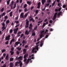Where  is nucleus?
<instances>
[{
	"instance_id": "1",
	"label": "nucleus",
	"mask_w": 67,
	"mask_h": 67,
	"mask_svg": "<svg viewBox=\"0 0 67 67\" xmlns=\"http://www.w3.org/2000/svg\"><path fill=\"white\" fill-rule=\"evenodd\" d=\"M32 25H30L29 27V29L30 30L28 32V31L27 30H26L25 31V34L26 35H28L29 34V32H31L32 30Z\"/></svg>"
},
{
	"instance_id": "2",
	"label": "nucleus",
	"mask_w": 67,
	"mask_h": 67,
	"mask_svg": "<svg viewBox=\"0 0 67 67\" xmlns=\"http://www.w3.org/2000/svg\"><path fill=\"white\" fill-rule=\"evenodd\" d=\"M39 45H36L35 47V48H34L32 50V53H34V51L35 50H37V51H38V46H39Z\"/></svg>"
},
{
	"instance_id": "3",
	"label": "nucleus",
	"mask_w": 67,
	"mask_h": 67,
	"mask_svg": "<svg viewBox=\"0 0 67 67\" xmlns=\"http://www.w3.org/2000/svg\"><path fill=\"white\" fill-rule=\"evenodd\" d=\"M44 30H42L40 31V38H42L43 35L44 33Z\"/></svg>"
},
{
	"instance_id": "4",
	"label": "nucleus",
	"mask_w": 67,
	"mask_h": 67,
	"mask_svg": "<svg viewBox=\"0 0 67 67\" xmlns=\"http://www.w3.org/2000/svg\"><path fill=\"white\" fill-rule=\"evenodd\" d=\"M10 36L9 35L8 36H6L5 39L6 41H9L10 40Z\"/></svg>"
},
{
	"instance_id": "5",
	"label": "nucleus",
	"mask_w": 67,
	"mask_h": 67,
	"mask_svg": "<svg viewBox=\"0 0 67 67\" xmlns=\"http://www.w3.org/2000/svg\"><path fill=\"white\" fill-rule=\"evenodd\" d=\"M18 28H17L15 29H14L13 30L14 31V33L15 34H16V33H17V31H18Z\"/></svg>"
},
{
	"instance_id": "6",
	"label": "nucleus",
	"mask_w": 67,
	"mask_h": 67,
	"mask_svg": "<svg viewBox=\"0 0 67 67\" xmlns=\"http://www.w3.org/2000/svg\"><path fill=\"white\" fill-rule=\"evenodd\" d=\"M32 16L31 15L29 16V21H32L34 22L35 20L33 19L32 18Z\"/></svg>"
},
{
	"instance_id": "7",
	"label": "nucleus",
	"mask_w": 67,
	"mask_h": 67,
	"mask_svg": "<svg viewBox=\"0 0 67 67\" xmlns=\"http://www.w3.org/2000/svg\"><path fill=\"white\" fill-rule=\"evenodd\" d=\"M21 62V61H19V62H16L15 63V66H18V64H19Z\"/></svg>"
},
{
	"instance_id": "8",
	"label": "nucleus",
	"mask_w": 67,
	"mask_h": 67,
	"mask_svg": "<svg viewBox=\"0 0 67 67\" xmlns=\"http://www.w3.org/2000/svg\"><path fill=\"white\" fill-rule=\"evenodd\" d=\"M57 14V13H55L54 15V17H53V20H54L55 19V18H56V17L57 16L56 15Z\"/></svg>"
},
{
	"instance_id": "9",
	"label": "nucleus",
	"mask_w": 67,
	"mask_h": 67,
	"mask_svg": "<svg viewBox=\"0 0 67 67\" xmlns=\"http://www.w3.org/2000/svg\"><path fill=\"white\" fill-rule=\"evenodd\" d=\"M24 13H21L20 15V18H24Z\"/></svg>"
},
{
	"instance_id": "10",
	"label": "nucleus",
	"mask_w": 67,
	"mask_h": 67,
	"mask_svg": "<svg viewBox=\"0 0 67 67\" xmlns=\"http://www.w3.org/2000/svg\"><path fill=\"white\" fill-rule=\"evenodd\" d=\"M28 53L26 54L24 56V58L25 59L26 57H27L28 56Z\"/></svg>"
},
{
	"instance_id": "11",
	"label": "nucleus",
	"mask_w": 67,
	"mask_h": 67,
	"mask_svg": "<svg viewBox=\"0 0 67 67\" xmlns=\"http://www.w3.org/2000/svg\"><path fill=\"white\" fill-rule=\"evenodd\" d=\"M10 67H13L14 64L13 63L11 62L10 63Z\"/></svg>"
},
{
	"instance_id": "12",
	"label": "nucleus",
	"mask_w": 67,
	"mask_h": 67,
	"mask_svg": "<svg viewBox=\"0 0 67 67\" xmlns=\"http://www.w3.org/2000/svg\"><path fill=\"white\" fill-rule=\"evenodd\" d=\"M20 43V42H15V44L16 45L18 46L19 44Z\"/></svg>"
},
{
	"instance_id": "13",
	"label": "nucleus",
	"mask_w": 67,
	"mask_h": 67,
	"mask_svg": "<svg viewBox=\"0 0 67 67\" xmlns=\"http://www.w3.org/2000/svg\"><path fill=\"white\" fill-rule=\"evenodd\" d=\"M31 59H28L27 61L25 63L26 64H28V63L29 62V61H31Z\"/></svg>"
},
{
	"instance_id": "14",
	"label": "nucleus",
	"mask_w": 67,
	"mask_h": 67,
	"mask_svg": "<svg viewBox=\"0 0 67 67\" xmlns=\"http://www.w3.org/2000/svg\"><path fill=\"white\" fill-rule=\"evenodd\" d=\"M8 57H9V54L8 53L7 54V55L6 57V58H5V59H6V60H8Z\"/></svg>"
},
{
	"instance_id": "15",
	"label": "nucleus",
	"mask_w": 67,
	"mask_h": 67,
	"mask_svg": "<svg viewBox=\"0 0 67 67\" xmlns=\"http://www.w3.org/2000/svg\"><path fill=\"white\" fill-rule=\"evenodd\" d=\"M22 56H20L18 58V59L20 60H21L22 59Z\"/></svg>"
},
{
	"instance_id": "16",
	"label": "nucleus",
	"mask_w": 67,
	"mask_h": 67,
	"mask_svg": "<svg viewBox=\"0 0 67 67\" xmlns=\"http://www.w3.org/2000/svg\"><path fill=\"white\" fill-rule=\"evenodd\" d=\"M41 3L39 2L38 4V7L37 8H39L40 7V5L41 4Z\"/></svg>"
},
{
	"instance_id": "17",
	"label": "nucleus",
	"mask_w": 67,
	"mask_h": 67,
	"mask_svg": "<svg viewBox=\"0 0 67 67\" xmlns=\"http://www.w3.org/2000/svg\"><path fill=\"white\" fill-rule=\"evenodd\" d=\"M46 0H42L41 2L42 4H44V3L46 2Z\"/></svg>"
},
{
	"instance_id": "18",
	"label": "nucleus",
	"mask_w": 67,
	"mask_h": 67,
	"mask_svg": "<svg viewBox=\"0 0 67 67\" xmlns=\"http://www.w3.org/2000/svg\"><path fill=\"white\" fill-rule=\"evenodd\" d=\"M26 24L28 25H29V21L27 19H26Z\"/></svg>"
},
{
	"instance_id": "19",
	"label": "nucleus",
	"mask_w": 67,
	"mask_h": 67,
	"mask_svg": "<svg viewBox=\"0 0 67 67\" xmlns=\"http://www.w3.org/2000/svg\"><path fill=\"white\" fill-rule=\"evenodd\" d=\"M23 54H25L26 53V50L25 49H24L23 50Z\"/></svg>"
},
{
	"instance_id": "20",
	"label": "nucleus",
	"mask_w": 67,
	"mask_h": 67,
	"mask_svg": "<svg viewBox=\"0 0 67 67\" xmlns=\"http://www.w3.org/2000/svg\"><path fill=\"white\" fill-rule=\"evenodd\" d=\"M19 64L20 67H22V65H23V63L21 61V62Z\"/></svg>"
},
{
	"instance_id": "21",
	"label": "nucleus",
	"mask_w": 67,
	"mask_h": 67,
	"mask_svg": "<svg viewBox=\"0 0 67 67\" xmlns=\"http://www.w3.org/2000/svg\"><path fill=\"white\" fill-rule=\"evenodd\" d=\"M26 43V42L24 40H23L22 41V44H25Z\"/></svg>"
},
{
	"instance_id": "22",
	"label": "nucleus",
	"mask_w": 67,
	"mask_h": 67,
	"mask_svg": "<svg viewBox=\"0 0 67 67\" xmlns=\"http://www.w3.org/2000/svg\"><path fill=\"white\" fill-rule=\"evenodd\" d=\"M13 3H14V2L13 1H12L11 2V4L9 5V6L10 7L11 6H12V5H13Z\"/></svg>"
},
{
	"instance_id": "23",
	"label": "nucleus",
	"mask_w": 67,
	"mask_h": 67,
	"mask_svg": "<svg viewBox=\"0 0 67 67\" xmlns=\"http://www.w3.org/2000/svg\"><path fill=\"white\" fill-rule=\"evenodd\" d=\"M7 4L9 5V3L10 1V0H7Z\"/></svg>"
},
{
	"instance_id": "24",
	"label": "nucleus",
	"mask_w": 67,
	"mask_h": 67,
	"mask_svg": "<svg viewBox=\"0 0 67 67\" xmlns=\"http://www.w3.org/2000/svg\"><path fill=\"white\" fill-rule=\"evenodd\" d=\"M10 53H11V55H13L14 53V52L12 51H10Z\"/></svg>"
},
{
	"instance_id": "25",
	"label": "nucleus",
	"mask_w": 67,
	"mask_h": 67,
	"mask_svg": "<svg viewBox=\"0 0 67 67\" xmlns=\"http://www.w3.org/2000/svg\"><path fill=\"white\" fill-rule=\"evenodd\" d=\"M5 51V49H2V50L1 52L2 53H3Z\"/></svg>"
},
{
	"instance_id": "26",
	"label": "nucleus",
	"mask_w": 67,
	"mask_h": 67,
	"mask_svg": "<svg viewBox=\"0 0 67 67\" xmlns=\"http://www.w3.org/2000/svg\"><path fill=\"white\" fill-rule=\"evenodd\" d=\"M27 4H29V5H30L31 3V2H30V1H27Z\"/></svg>"
},
{
	"instance_id": "27",
	"label": "nucleus",
	"mask_w": 67,
	"mask_h": 67,
	"mask_svg": "<svg viewBox=\"0 0 67 67\" xmlns=\"http://www.w3.org/2000/svg\"><path fill=\"white\" fill-rule=\"evenodd\" d=\"M13 60H14L13 58H10V62H12V61H13Z\"/></svg>"
},
{
	"instance_id": "28",
	"label": "nucleus",
	"mask_w": 67,
	"mask_h": 67,
	"mask_svg": "<svg viewBox=\"0 0 67 67\" xmlns=\"http://www.w3.org/2000/svg\"><path fill=\"white\" fill-rule=\"evenodd\" d=\"M48 24V22H47L46 23H43V25H47V24Z\"/></svg>"
},
{
	"instance_id": "29",
	"label": "nucleus",
	"mask_w": 67,
	"mask_h": 67,
	"mask_svg": "<svg viewBox=\"0 0 67 67\" xmlns=\"http://www.w3.org/2000/svg\"><path fill=\"white\" fill-rule=\"evenodd\" d=\"M13 32V30L10 29V30L9 32L10 33H11V34Z\"/></svg>"
},
{
	"instance_id": "30",
	"label": "nucleus",
	"mask_w": 67,
	"mask_h": 67,
	"mask_svg": "<svg viewBox=\"0 0 67 67\" xmlns=\"http://www.w3.org/2000/svg\"><path fill=\"white\" fill-rule=\"evenodd\" d=\"M17 49H18V51H20L21 49V48L17 47Z\"/></svg>"
},
{
	"instance_id": "31",
	"label": "nucleus",
	"mask_w": 67,
	"mask_h": 67,
	"mask_svg": "<svg viewBox=\"0 0 67 67\" xmlns=\"http://www.w3.org/2000/svg\"><path fill=\"white\" fill-rule=\"evenodd\" d=\"M12 12H11L10 13V16H12Z\"/></svg>"
},
{
	"instance_id": "32",
	"label": "nucleus",
	"mask_w": 67,
	"mask_h": 67,
	"mask_svg": "<svg viewBox=\"0 0 67 67\" xmlns=\"http://www.w3.org/2000/svg\"><path fill=\"white\" fill-rule=\"evenodd\" d=\"M32 36H35V32H33L32 34Z\"/></svg>"
},
{
	"instance_id": "33",
	"label": "nucleus",
	"mask_w": 67,
	"mask_h": 67,
	"mask_svg": "<svg viewBox=\"0 0 67 67\" xmlns=\"http://www.w3.org/2000/svg\"><path fill=\"white\" fill-rule=\"evenodd\" d=\"M6 29V27H5V26L4 25L2 28V29Z\"/></svg>"
},
{
	"instance_id": "34",
	"label": "nucleus",
	"mask_w": 67,
	"mask_h": 67,
	"mask_svg": "<svg viewBox=\"0 0 67 67\" xmlns=\"http://www.w3.org/2000/svg\"><path fill=\"white\" fill-rule=\"evenodd\" d=\"M9 20H8L6 21V23L7 24L8 23H9Z\"/></svg>"
},
{
	"instance_id": "35",
	"label": "nucleus",
	"mask_w": 67,
	"mask_h": 67,
	"mask_svg": "<svg viewBox=\"0 0 67 67\" xmlns=\"http://www.w3.org/2000/svg\"><path fill=\"white\" fill-rule=\"evenodd\" d=\"M20 51L19 52L18 51H17L16 52V53L18 55H19V54Z\"/></svg>"
},
{
	"instance_id": "36",
	"label": "nucleus",
	"mask_w": 67,
	"mask_h": 67,
	"mask_svg": "<svg viewBox=\"0 0 67 67\" xmlns=\"http://www.w3.org/2000/svg\"><path fill=\"white\" fill-rule=\"evenodd\" d=\"M14 48L13 47L11 49V51H12L13 52V50H14Z\"/></svg>"
},
{
	"instance_id": "37",
	"label": "nucleus",
	"mask_w": 67,
	"mask_h": 67,
	"mask_svg": "<svg viewBox=\"0 0 67 67\" xmlns=\"http://www.w3.org/2000/svg\"><path fill=\"white\" fill-rule=\"evenodd\" d=\"M5 15V13L4 12L3 13L1 14V16H3Z\"/></svg>"
},
{
	"instance_id": "38",
	"label": "nucleus",
	"mask_w": 67,
	"mask_h": 67,
	"mask_svg": "<svg viewBox=\"0 0 67 67\" xmlns=\"http://www.w3.org/2000/svg\"><path fill=\"white\" fill-rule=\"evenodd\" d=\"M48 1H47V3H50L51 2V0H47Z\"/></svg>"
},
{
	"instance_id": "39",
	"label": "nucleus",
	"mask_w": 67,
	"mask_h": 67,
	"mask_svg": "<svg viewBox=\"0 0 67 67\" xmlns=\"http://www.w3.org/2000/svg\"><path fill=\"white\" fill-rule=\"evenodd\" d=\"M28 13H26L24 15L25 18H26V17L27 16Z\"/></svg>"
},
{
	"instance_id": "40",
	"label": "nucleus",
	"mask_w": 67,
	"mask_h": 67,
	"mask_svg": "<svg viewBox=\"0 0 67 67\" xmlns=\"http://www.w3.org/2000/svg\"><path fill=\"white\" fill-rule=\"evenodd\" d=\"M4 8H3L1 10V12H3V11H4Z\"/></svg>"
},
{
	"instance_id": "41",
	"label": "nucleus",
	"mask_w": 67,
	"mask_h": 67,
	"mask_svg": "<svg viewBox=\"0 0 67 67\" xmlns=\"http://www.w3.org/2000/svg\"><path fill=\"white\" fill-rule=\"evenodd\" d=\"M62 4L61 3H58V6L60 7V6H62L61 5Z\"/></svg>"
},
{
	"instance_id": "42",
	"label": "nucleus",
	"mask_w": 67,
	"mask_h": 67,
	"mask_svg": "<svg viewBox=\"0 0 67 67\" xmlns=\"http://www.w3.org/2000/svg\"><path fill=\"white\" fill-rule=\"evenodd\" d=\"M27 6V5L26 4H25L24 6V8L25 7H26Z\"/></svg>"
},
{
	"instance_id": "43",
	"label": "nucleus",
	"mask_w": 67,
	"mask_h": 67,
	"mask_svg": "<svg viewBox=\"0 0 67 67\" xmlns=\"http://www.w3.org/2000/svg\"><path fill=\"white\" fill-rule=\"evenodd\" d=\"M8 42H9L8 41H7L6 42H5V44L7 45V44H8Z\"/></svg>"
},
{
	"instance_id": "44",
	"label": "nucleus",
	"mask_w": 67,
	"mask_h": 67,
	"mask_svg": "<svg viewBox=\"0 0 67 67\" xmlns=\"http://www.w3.org/2000/svg\"><path fill=\"white\" fill-rule=\"evenodd\" d=\"M43 43H42L41 42V44H40V46L41 47H42V46H43Z\"/></svg>"
},
{
	"instance_id": "45",
	"label": "nucleus",
	"mask_w": 67,
	"mask_h": 67,
	"mask_svg": "<svg viewBox=\"0 0 67 67\" xmlns=\"http://www.w3.org/2000/svg\"><path fill=\"white\" fill-rule=\"evenodd\" d=\"M48 30L47 29L46 30V31H45V34H46L47 32H48Z\"/></svg>"
},
{
	"instance_id": "46",
	"label": "nucleus",
	"mask_w": 67,
	"mask_h": 67,
	"mask_svg": "<svg viewBox=\"0 0 67 67\" xmlns=\"http://www.w3.org/2000/svg\"><path fill=\"white\" fill-rule=\"evenodd\" d=\"M22 33V32L20 31L17 34V35H19Z\"/></svg>"
},
{
	"instance_id": "47",
	"label": "nucleus",
	"mask_w": 67,
	"mask_h": 67,
	"mask_svg": "<svg viewBox=\"0 0 67 67\" xmlns=\"http://www.w3.org/2000/svg\"><path fill=\"white\" fill-rule=\"evenodd\" d=\"M48 37V35H46L45 37V39L47 38Z\"/></svg>"
},
{
	"instance_id": "48",
	"label": "nucleus",
	"mask_w": 67,
	"mask_h": 67,
	"mask_svg": "<svg viewBox=\"0 0 67 67\" xmlns=\"http://www.w3.org/2000/svg\"><path fill=\"white\" fill-rule=\"evenodd\" d=\"M37 28V26H36L34 29V30H36Z\"/></svg>"
},
{
	"instance_id": "49",
	"label": "nucleus",
	"mask_w": 67,
	"mask_h": 67,
	"mask_svg": "<svg viewBox=\"0 0 67 67\" xmlns=\"http://www.w3.org/2000/svg\"><path fill=\"white\" fill-rule=\"evenodd\" d=\"M62 12H60L58 14V15H60V14H62Z\"/></svg>"
},
{
	"instance_id": "50",
	"label": "nucleus",
	"mask_w": 67,
	"mask_h": 67,
	"mask_svg": "<svg viewBox=\"0 0 67 67\" xmlns=\"http://www.w3.org/2000/svg\"><path fill=\"white\" fill-rule=\"evenodd\" d=\"M23 35H24V34H21V36L20 37V38H22L23 37Z\"/></svg>"
},
{
	"instance_id": "51",
	"label": "nucleus",
	"mask_w": 67,
	"mask_h": 67,
	"mask_svg": "<svg viewBox=\"0 0 67 67\" xmlns=\"http://www.w3.org/2000/svg\"><path fill=\"white\" fill-rule=\"evenodd\" d=\"M49 30L51 32H52V31H53V30L51 28L49 29Z\"/></svg>"
},
{
	"instance_id": "52",
	"label": "nucleus",
	"mask_w": 67,
	"mask_h": 67,
	"mask_svg": "<svg viewBox=\"0 0 67 67\" xmlns=\"http://www.w3.org/2000/svg\"><path fill=\"white\" fill-rule=\"evenodd\" d=\"M36 13L37 14L38 12V10H37L35 11Z\"/></svg>"
},
{
	"instance_id": "53",
	"label": "nucleus",
	"mask_w": 67,
	"mask_h": 67,
	"mask_svg": "<svg viewBox=\"0 0 67 67\" xmlns=\"http://www.w3.org/2000/svg\"><path fill=\"white\" fill-rule=\"evenodd\" d=\"M56 1V0L55 1V2H54L52 4V5L53 6L54 5V4L55 3V1Z\"/></svg>"
},
{
	"instance_id": "54",
	"label": "nucleus",
	"mask_w": 67,
	"mask_h": 67,
	"mask_svg": "<svg viewBox=\"0 0 67 67\" xmlns=\"http://www.w3.org/2000/svg\"><path fill=\"white\" fill-rule=\"evenodd\" d=\"M28 10L26 8H25L24 9V11L26 12V11H27Z\"/></svg>"
},
{
	"instance_id": "55",
	"label": "nucleus",
	"mask_w": 67,
	"mask_h": 67,
	"mask_svg": "<svg viewBox=\"0 0 67 67\" xmlns=\"http://www.w3.org/2000/svg\"><path fill=\"white\" fill-rule=\"evenodd\" d=\"M18 22H19L18 21H15V23H18Z\"/></svg>"
},
{
	"instance_id": "56",
	"label": "nucleus",
	"mask_w": 67,
	"mask_h": 67,
	"mask_svg": "<svg viewBox=\"0 0 67 67\" xmlns=\"http://www.w3.org/2000/svg\"><path fill=\"white\" fill-rule=\"evenodd\" d=\"M46 5H45V7L44 8V9H42V10L44 11V10L45 9V8H46Z\"/></svg>"
},
{
	"instance_id": "57",
	"label": "nucleus",
	"mask_w": 67,
	"mask_h": 67,
	"mask_svg": "<svg viewBox=\"0 0 67 67\" xmlns=\"http://www.w3.org/2000/svg\"><path fill=\"white\" fill-rule=\"evenodd\" d=\"M66 7V5H64L63 6V8H65V7Z\"/></svg>"
},
{
	"instance_id": "58",
	"label": "nucleus",
	"mask_w": 67,
	"mask_h": 67,
	"mask_svg": "<svg viewBox=\"0 0 67 67\" xmlns=\"http://www.w3.org/2000/svg\"><path fill=\"white\" fill-rule=\"evenodd\" d=\"M47 3L46 4V5L47 6H48L49 4L50 3Z\"/></svg>"
},
{
	"instance_id": "59",
	"label": "nucleus",
	"mask_w": 67,
	"mask_h": 67,
	"mask_svg": "<svg viewBox=\"0 0 67 67\" xmlns=\"http://www.w3.org/2000/svg\"><path fill=\"white\" fill-rule=\"evenodd\" d=\"M13 42L12 41V40H11L10 41V44L11 45V44L12 43V42Z\"/></svg>"
},
{
	"instance_id": "60",
	"label": "nucleus",
	"mask_w": 67,
	"mask_h": 67,
	"mask_svg": "<svg viewBox=\"0 0 67 67\" xmlns=\"http://www.w3.org/2000/svg\"><path fill=\"white\" fill-rule=\"evenodd\" d=\"M42 22V20H41V21H39L38 22V23H41V22Z\"/></svg>"
},
{
	"instance_id": "61",
	"label": "nucleus",
	"mask_w": 67,
	"mask_h": 67,
	"mask_svg": "<svg viewBox=\"0 0 67 67\" xmlns=\"http://www.w3.org/2000/svg\"><path fill=\"white\" fill-rule=\"evenodd\" d=\"M40 40V38H38L37 39V42H38Z\"/></svg>"
},
{
	"instance_id": "62",
	"label": "nucleus",
	"mask_w": 67,
	"mask_h": 67,
	"mask_svg": "<svg viewBox=\"0 0 67 67\" xmlns=\"http://www.w3.org/2000/svg\"><path fill=\"white\" fill-rule=\"evenodd\" d=\"M8 18V17L7 16H5L4 17L5 19H7Z\"/></svg>"
},
{
	"instance_id": "63",
	"label": "nucleus",
	"mask_w": 67,
	"mask_h": 67,
	"mask_svg": "<svg viewBox=\"0 0 67 67\" xmlns=\"http://www.w3.org/2000/svg\"><path fill=\"white\" fill-rule=\"evenodd\" d=\"M14 7L13 8V9H14L15 8L16 6V4H14Z\"/></svg>"
},
{
	"instance_id": "64",
	"label": "nucleus",
	"mask_w": 67,
	"mask_h": 67,
	"mask_svg": "<svg viewBox=\"0 0 67 67\" xmlns=\"http://www.w3.org/2000/svg\"><path fill=\"white\" fill-rule=\"evenodd\" d=\"M11 11V10H7V12H10V11Z\"/></svg>"
}]
</instances>
